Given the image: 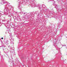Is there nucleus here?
I'll return each mask as SVG.
<instances>
[{
	"instance_id": "f257e3e1",
	"label": "nucleus",
	"mask_w": 67,
	"mask_h": 67,
	"mask_svg": "<svg viewBox=\"0 0 67 67\" xmlns=\"http://www.w3.org/2000/svg\"><path fill=\"white\" fill-rule=\"evenodd\" d=\"M13 8V7H10V5L9 4H7V5H6L5 6V9H4V13L5 15H7L8 17H10L11 18V15H11V12H10V10H9L8 9H11Z\"/></svg>"
},
{
	"instance_id": "f03ea898",
	"label": "nucleus",
	"mask_w": 67,
	"mask_h": 67,
	"mask_svg": "<svg viewBox=\"0 0 67 67\" xmlns=\"http://www.w3.org/2000/svg\"><path fill=\"white\" fill-rule=\"evenodd\" d=\"M3 49L4 51V53H5L6 55H7V57L9 58V56H8V53L9 51L8 49L7 48V47H4L3 48Z\"/></svg>"
},
{
	"instance_id": "7ed1b4c3",
	"label": "nucleus",
	"mask_w": 67,
	"mask_h": 67,
	"mask_svg": "<svg viewBox=\"0 0 67 67\" xmlns=\"http://www.w3.org/2000/svg\"><path fill=\"white\" fill-rule=\"evenodd\" d=\"M19 3V4L18 6V8L20 10H22V5L21 4H23V1H21Z\"/></svg>"
},
{
	"instance_id": "20e7f679",
	"label": "nucleus",
	"mask_w": 67,
	"mask_h": 67,
	"mask_svg": "<svg viewBox=\"0 0 67 67\" xmlns=\"http://www.w3.org/2000/svg\"><path fill=\"white\" fill-rule=\"evenodd\" d=\"M37 7L38 9H43V8H42V6L40 4L37 5Z\"/></svg>"
},
{
	"instance_id": "39448f33",
	"label": "nucleus",
	"mask_w": 67,
	"mask_h": 67,
	"mask_svg": "<svg viewBox=\"0 0 67 67\" xmlns=\"http://www.w3.org/2000/svg\"><path fill=\"white\" fill-rule=\"evenodd\" d=\"M43 10L45 12H47L48 11V9L47 8L45 9V8H43Z\"/></svg>"
},
{
	"instance_id": "423d86ee",
	"label": "nucleus",
	"mask_w": 67,
	"mask_h": 67,
	"mask_svg": "<svg viewBox=\"0 0 67 67\" xmlns=\"http://www.w3.org/2000/svg\"><path fill=\"white\" fill-rule=\"evenodd\" d=\"M2 1V4H5V3H7V2L3 1V0H1Z\"/></svg>"
},
{
	"instance_id": "0eeeda50",
	"label": "nucleus",
	"mask_w": 67,
	"mask_h": 67,
	"mask_svg": "<svg viewBox=\"0 0 67 67\" xmlns=\"http://www.w3.org/2000/svg\"><path fill=\"white\" fill-rule=\"evenodd\" d=\"M10 41H11V44H14V43H13V41H14V40L12 39L10 40Z\"/></svg>"
},
{
	"instance_id": "6e6552de",
	"label": "nucleus",
	"mask_w": 67,
	"mask_h": 67,
	"mask_svg": "<svg viewBox=\"0 0 67 67\" xmlns=\"http://www.w3.org/2000/svg\"><path fill=\"white\" fill-rule=\"evenodd\" d=\"M53 5H55V8H57V5H56V4H55V3H54L53 4Z\"/></svg>"
},
{
	"instance_id": "1a4fd4ad",
	"label": "nucleus",
	"mask_w": 67,
	"mask_h": 67,
	"mask_svg": "<svg viewBox=\"0 0 67 67\" xmlns=\"http://www.w3.org/2000/svg\"><path fill=\"white\" fill-rule=\"evenodd\" d=\"M50 1H54V0H48V2H49Z\"/></svg>"
},
{
	"instance_id": "9d476101",
	"label": "nucleus",
	"mask_w": 67,
	"mask_h": 67,
	"mask_svg": "<svg viewBox=\"0 0 67 67\" xmlns=\"http://www.w3.org/2000/svg\"><path fill=\"white\" fill-rule=\"evenodd\" d=\"M46 7L45 5L44 4H43L42 5V8H44Z\"/></svg>"
},
{
	"instance_id": "9b49d317",
	"label": "nucleus",
	"mask_w": 67,
	"mask_h": 67,
	"mask_svg": "<svg viewBox=\"0 0 67 67\" xmlns=\"http://www.w3.org/2000/svg\"><path fill=\"white\" fill-rule=\"evenodd\" d=\"M31 2H34V0H30Z\"/></svg>"
},
{
	"instance_id": "f8f14e48",
	"label": "nucleus",
	"mask_w": 67,
	"mask_h": 67,
	"mask_svg": "<svg viewBox=\"0 0 67 67\" xmlns=\"http://www.w3.org/2000/svg\"><path fill=\"white\" fill-rule=\"evenodd\" d=\"M5 21V19L3 20H2V22H4V21Z\"/></svg>"
},
{
	"instance_id": "ddd939ff",
	"label": "nucleus",
	"mask_w": 67,
	"mask_h": 67,
	"mask_svg": "<svg viewBox=\"0 0 67 67\" xmlns=\"http://www.w3.org/2000/svg\"><path fill=\"white\" fill-rule=\"evenodd\" d=\"M25 14L26 15V14H27V13H24V14Z\"/></svg>"
},
{
	"instance_id": "4468645a",
	"label": "nucleus",
	"mask_w": 67,
	"mask_h": 67,
	"mask_svg": "<svg viewBox=\"0 0 67 67\" xmlns=\"http://www.w3.org/2000/svg\"><path fill=\"white\" fill-rule=\"evenodd\" d=\"M15 13H16V15H18V12H16Z\"/></svg>"
},
{
	"instance_id": "2eb2a0df",
	"label": "nucleus",
	"mask_w": 67,
	"mask_h": 67,
	"mask_svg": "<svg viewBox=\"0 0 67 67\" xmlns=\"http://www.w3.org/2000/svg\"><path fill=\"white\" fill-rule=\"evenodd\" d=\"M4 24L5 26H5V24Z\"/></svg>"
},
{
	"instance_id": "dca6fc26",
	"label": "nucleus",
	"mask_w": 67,
	"mask_h": 67,
	"mask_svg": "<svg viewBox=\"0 0 67 67\" xmlns=\"http://www.w3.org/2000/svg\"><path fill=\"white\" fill-rule=\"evenodd\" d=\"M23 13V12H22V11H21L20 12V13H21V14H22Z\"/></svg>"
},
{
	"instance_id": "f3484780",
	"label": "nucleus",
	"mask_w": 67,
	"mask_h": 67,
	"mask_svg": "<svg viewBox=\"0 0 67 67\" xmlns=\"http://www.w3.org/2000/svg\"><path fill=\"white\" fill-rule=\"evenodd\" d=\"M46 16L47 18H49V16H48V15H47Z\"/></svg>"
},
{
	"instance_id": "a211bd4d",
	"label": "nucleus",
	"mask_w": 67,
	"mask_h": 67,
	"mask_svg": "<svg viewBox=\"0 0 67 67\" xmlns=\"http://www.w3.org/2000/svg\"><path fill=\"white\" fill-rule=\"evenodd\" d=\"M31 7H34V5H32Z\"/></svg>"
},
{
	"instance_id": "6ab92c4d",
	"label": "nucleus",
	"mask_w": 67,
	"mask_h": 67,
	"mask_svg": "<svg viewBox=\"0 0 67 67\" xmlns=\"http://www.w3.org/2000/svg\"><path fill=\"white\" fill-rule=\"evenodd\" d=\"M1 39H2V40H3V38L2 37V38H1Z\"/></svg>"
},
{
	"instance_id": "aec40b11",
	"label": "nucleus",
	"mask_w": 67,
	"mask_h": 67,
	"mask_svg": "<svg viewBox=\"0 0 67 67\" xmlns=\"http://www.w3.org/2000/svg\"><path fill=\"white\" fill-rule=\"evenodd\" d=\"M12 35L11 34H10V35H9V36H11V35Z\"/></svg>"
},
{
	"instance_id": "412c9836",
	"label": "nucleus",
	"mask_w": 67,
	"mask_h": 67,
	"mask_svg": "<svg viewBox=\"0 0 67 67\" xmlns=\"http://www.w3.org/2000/svg\"><path fill=\"white\" fill-rule=\"evenodd\" d=\"M23 18H24V19H25V17L24 16L23 17Z\"/></svg>"
},
{
	"instance_id": "4be33fe9",
	"label": "nucleus",
	"mask_w": 67,
	"mask_h": 67,
	"mask_svg": "<svg viewBox=\"0 0 67 67\" xmlns=\"http://www.w3.org/2000/svg\"><path fill=\"white\" fill-rule=\"evenodd\" d=\"M1 53V52L0 51V56H1V54H0Z\"/></svg>"
},
{
	"instance_id": "5701e85b",
	"label": "nucleus",
	"mask_w": 67,
	"mask_h": 67,
	"mask_svg": "<svg viewBox=\"0 0 67 67\" xmlns=\"http://www.w3.org/2000/svg\"><path fill=\"white\" fill-rule=\"evenodd\" d=\"M4 19H5V18L4 17Z\"/></svg>"
},
{
	"instance_id": "b1692460",
	"label": "nucleus",
	"mask_w": 67,
	"mask_h": 67,
	"mask_svg": "<svg viewBox=\"0 0 67 67\" xmlns=\"http://www.w3.org/2000/svg\"><path fill=\"white\" fill-rule=\"evenodd\" d=\"M11 60H10V62H11Z\"/></svg>"
},
{
	"instance_id": "393cba45",
	"label": "nucleus",
	"mask_w": 67,
	"mask_h": 67,
	"mask_svg": "<svg viewBox=\"0 0 67 67\" xmlns=\"http://www.w3.org/2000/svg\"><path fill=\"white\" fill-rule=\"evenodd\" d=\"M66 2H67V0H66Z\"/></svg>"
},
{
	"instance_id": "a878e982",
	"label": "nucleus",
	"mask_w": 67,
	"mask_h": 67,
	"mask_svg": "<svg viewBox=\"0 0 67 67\" xmlns=\"http://www.w3.org/2000/svg\"><path fill=\"white\" fill-rule=\"evenodd\" d=\"M42 11V10H41L40 12H41Z\"/></svg>"
},
{
	"instance_id": "bb28decb",
	"label": "nucleus",
	"mask_w": 67,
	"mask_h": 67,
	"mask_svg": "<svg viewBox=\"0 0 67 67\" xmlns=\"http://www.w3.org/2000/svg\"><path fill=\"white\" fill-rule=\"evenodd\" d=\"M53 45H54V46H55V45H54V44H53Z\"/></svg>"
},
{
	"instance_id": "cd10ccee",
	"label": "nucleus",
	"mask_w": 67,
	"mask_h": 67,
	"mask_svg": "<svg viewBox=\"0 0 67 67\" xmlns=\"http://www.w3.org/2000/svg\"><path fill=\"white\" fill-rule=\"evenodd\" d=\"M9 61V62H10V61Z\"/></svg>"
},
{
	"instance_id": "c85d7f7f",
	"label": "nucleus",
	"mask_w": 67,
	"mask_h": 67,
	"mask_svg": "<svg viewBox=\"0 0 67 67\" xmlns=\"http://www.w3.org/2000/svg\"><path fill=\"white\" fill-rule=\"evenodd\" d=\"M19 0H18V1H19Z\"/></svg>"
},
{
	"instance_id": "c756f323",
	"label": "nucleus",
	"mask_w": 67,
	"mask_h": 67,
	"mask_svg": "<svg viewBox=\"0 0 67 67\" xmlns=\"http://www.w3.org/2000/svg\"><path fill=\"white\" fill-rule=\"evenodd\" d=\"M17 17H19V16H17Z\"/></svg>"
},
{
	"instance_id": "7c9ffc66",
	"label": "nucleus",
	"mask_w": 67,
	"mask_h": 67,
	"mask_svg": "<svg viewBox=\"0 0 67 67\" xmlns=\"http://www.w3.org/2000/svg\"><path fill=\"white\" fill-rule=\"evenodd\" d=\"M63 46H64L63 45Z\"/></svg>"
},
{
	"instance_id": "2f4dec72",
	"label": "nucleus",
	"mask_w": 67,
	"mask_h": 67,
	"mask_svg": "<svg viewBox=\"0 0 67 67\" xmlns=\"http://www.w3.org/2000/svg\"><path fill=\"white\" fill-rule=\"evenodd\" d=\"M7 57V58H8V57Z\"/></svg>"
},
{
	"instance_id": "473e14b6",
	"label": "nucleus",
	"mask_w": 67,
	"mask_h": 67,
	"mask_svg": "<svg viewBox=\"0 0 67 67\" xmlns=\"http://www.w3.org/2000/svg\"><path fill=\"white\" fill-rule=\"evenodd\" d=\"M55 40H56V39H55Z\"/></svg>"
},
{
	"instance_id": "72a5a7b5",
	"label": "nucleus",
	"mask_w": 67,
	"mask_h": 67,
	"mask_svg": "<svg viewBox=\"0 0 67 67\" xmlns=\"http://www.w3.org/2000/svg\"><path fill=\"white\" fill-rule=\"evenodd\" d=\"M66 13H67V12H66Z\"/></svg>"
},
{
	"instance_id": "f704fd0d",
	"label": "nucleus",
	"mask_w": 67,
	"mask_h": 67,
	"mask_svg": "<svg viewBox=\"0 0 67 67\" xmlns=\"http://www.w3.org/2000/svg\"><path fill=\"white\" fill-rule=\"evenodd\" d=\"M66 38H67V37H66Z\"/></svg>"
}]
</instances>
